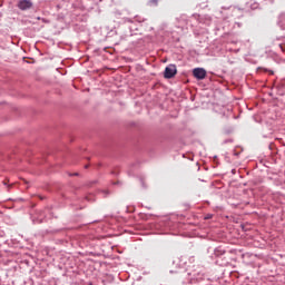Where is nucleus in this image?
<instances>
[{
	"instance_id": "1",
	"label": "nucleus",
	"mask_w": 285,
	"mask_h": 285,
	"mask_svg": "<svg viewBox=\"0 0 285 285\" xmlns=\"http://www.w3.org/2000/svg\"><path fill=\"white\" fill-rule=\"evenodd\" d=\"M175 75H177V66L168 65L165 68V72H164L165 79H173V77H175Z\"/></svg>"
},
{
	"instance_id": "2",
	"label": "nucleus",
	"mask_w": 285,
	"mask_h": 285,
	"mask_svg": "<svg viewBox=\"0 0 285 285\" xmlns=\"http://www.w3.org/2000/svg\"><path fill=\"white\" fill-rule=\"evenodd\" d=\"M18 8L20 10H30V8H32V1H30V0H21L18 3Z\"/></svg>"
},
{
	"instance_id": "3",
	"label": "nucleus",
	"mask_w": 285,
	"mask_h": 285,
	"mask_svg": "<svg viewBox=\"0 0 285 285\" xmlns=\"http://www.w3.org/2000/svg\"><path fill=\"white\" fill-rule=\"evenodd\" d=\"M193 75L196 79H206V71L204 68L194 69Z\"/></svg>"
},
{
	"instance_id": "4",
	"label": "nucleus",
	"mask_w": 285,
	"mask_h": 285,
	"mask_svg": "<svg viewBox=\"0 0 285 285\" xmlns=\"http://www.w3.org/2000/svg\"><path fill=\"white\" fill-rule=\"evenodd\" d=\"M264 71L269 72V75H275V72H273V70L264 69Z\"/></svg>"
},
{
	"instance_id": "5",
	"label": "nucleus",
	"mask_w": 285,
	"mask_h": 285,
	"mask_svg": "<svg viewBox=\"0 0 285 285\" xmlns=\"http://www.w3.org/2000/svg\"><path fill=\"white\" fill-rule=\"evenodd\" d=\"M3 184L6 185V184H8V183L4 181Z\"/></svg>"
}]
</instances>
